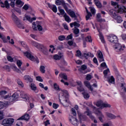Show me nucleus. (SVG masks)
<instances>
[{
	"mask_svg": "<svg viewBox=\"0 0 126 126\" xmlns=\"http://www.w3.org/2000/svg\"><path fill=\"white\" fill-rule=\"evenodd\" d=\"M20 95L21 98H22L24 101H29V96L27 95V94L24 93V92H21L20 93Z\"/></svg>",
	"mask_w": 126,
	"mask_h": 126,
	"instance_id": "obj_12",
	"label": "nucleus"
},
{
	"mask_svg": "<svg viewBox=\"0 0 126 126\" xmlns=\"http://www.w3.org/2000/svg\"><path fill=\"white\" fill-rule=\"evenodd\" d=\"M60 77H61V78H63V79H64V80H67V75H66V74L64 73H61L59 74Z\"/></svg>",
	"mask_w": 126,
	"mask_h": 126,
	"instance_id": "obj_28",
	"label": "nucleus"
},
{
	"mask_svg": "<svg viewBox=\"0 0 126 126\" xmlns=\"http://www.w3.org/2000/svg\"><path fill=\"white\" fill-rule=\"evenodd\" d=\"M84 84L86 87H88L91 91H93V87L91 85H90V83L88 81H85L84 82Z\"/></svg>",
	"mask_w": 126,
	"mask_h": 126,
	"instance_id": "obj_22",
	"label": "nucleus"
},
{
	"mask_svg": "<svg viewBox=\"0 0 126 126\" xmlns=\"http://www.w3.org/2000/svg\"><path fill=\"white\" fill-rule=\"evenodd\" d=\"M12 18L15 23L17 24V23L19 22L18 18H17L16 15H15L14 13H13L12 14Z\"/></svg>",
	"mask_w": 126,
	"mask_h": 126,
	"instance_id": "obj_26",
	"label": "nucleus"
},
{
	"mask_svg": "<svg viewBox=\"0 0 126 126\" xmlns=\"http://www.w3.org/2000/svg\"><path fill=\"white\" fill-rule=\"evenodd\" d=\"M32 44L33 45V46H34V47H36V48H37V49H39V48L41 47V45H42V44H41L40 43H38L35 41H32Z\"/></svg>",
	"mask_w": 126,
	"mask_h": 126,
	"instance_id": "obj_31",
	"label": "nucleus"
},
{
	"mask_svg": "<svg viewBox=\"0 0 126 126\" xmlns=\"http://www.w3.org/2000/svg\"><path fill=\"white\" fill-rule=\"evenodd\" d=\"M105 114L106 115V116L108 117V118H109V119H111V120H114V119H116V118H117L116 116L112 113L106 112Z\"/></svg>",
	"mask_w": 126,
	"mask_h": 126,
	"instance_id": "obj_25",
	"label": "nucleus"
},
{
	"mask_svg": "<svg viewBox=\"0 0 126 126\" xmlns=\"http://www.w3.org/2000/svg\"><path fill=\"white\" fill-rule=\"evenodd\" d=\"M97 30L98 32L99 33V38L102 43H103L104 44H105V39H104V36H103V34H102V32L100 31V29H98V28H97Z\"/></svg>",
	"mask_w": 126,
	"mask_h": 126,
	"instance_id": "obj_20",
	"label": "nucleus"
},
{
	"mask_svg": "<svg viewBox=\"0 0 126 126\" xmlns=\"http://www.w3.org/2000/svg\"><path fill=\"white\" fill-rule=\"evenodd\" d=\"M36 79L37 80V81H39L40 82H43V79H42V77L40 76H38L36 77Z\"/></svg>",
	"mask_w": 126,
	"mask_h": 126,
	"instance_id": "obj_53",
	"label": "nucleus"
},
{
	"mask_svg": "<svg viewBox=\"0 0 126 126\" xmlns=\"http://www.w3.org/2000/svg\"><path fill=\"white\" fill-rule=\"evenodd\" d=\"M16 24L17 25L19 28H20L21 29H24V26H23V25L20 23V21L17 23Z\"/></svg>",
	"mask_w": 126,
	"mask_h": 126,
	"instance_id": "obj_42",
	"label": "nucleus"
},
{
	"mask_svg": "<svg viewBox=\"0 0 126 126\" xmlns=\"http://www.w3.org/2000/svg\"><path fill=\"white\" fill-rule=\"evenodd\" d=\"M92 78V76L90 74L87 75L86 79L87 80H91V79Z\"/></svg>",
	"mask_w": 126,
	"mask_h": 126,
	"instance_id": "obj_60",
	"label": "nucleus"
},
{
	"mask_svg": "<svg viewBox=\"0 0 126 126\" xmlns=\"http://www.w3.org/2000/svg\"><path fill=\"white\" fill-rule=\"evenodd\" d=\"M69 121L70 123H71L72 125H73V126H76L77 125V122H78L77 119H76L75 117H73V116L71 117Z\"/></svg>",
	"mask_w": 126,
	"mask_h": 126,
	"instance_id": "obj_15",
	"label": "nucleus"
},
{
	"mask_svg": "<svg viewBox=\"0 0 126 126\" xmlns=\"http://www.w3.org/2000/svg\"><path fill=\"white\" fill-rule=\"evenodd\" d=\"M61 91L63 93V94L62 95V98H63V96H64L63 95H64V94H65L67 96H68V92H67V91L63 90H62Z\"/></svg>",
	"mask_w": 126,
	"mask_h": 126,
	"instance_id": "obj_52",
	"label": "nucleus"
},
{
	"mask_svg": "<svg viewBox=\"0 0 126 126\" xmlns=\"http://www.w3.org/2000/svg\"><path fill=\"white\" fill-rule=\"evenodd\" d=\"M85 69H87V66L85 64H83L81 66V68L79 69L80 71L82 70H85Z\"/></svg>",
	"mask_w": 126,
	"mask_h": 126,
	"instance_id": "obj_44",
	"label": "nucleus"
},
{
	"mask_svg": "<svg viewBox=\"0 0 126 126\" xmlns=\"http://www.w3.org/2000/svg\"><path fill=\"white\" fill-rule=\"evenodd\" d=\"M4 100H7L8 101H9L10 102H13V101H15L14 98L12 96H9V95H5L4 97Z\"/></svg>",
	"mask_w": 126,
	"mask_h": 126,
	"instance_id": "obj_19",
	"label": "nucleus"
},
{
	"mask_svg": "<svg viewBox=\"0 0 126 126\" xmlns=\"http://www.w3.org/2000/svg\"><path fill=\"white\" fill-rule=\"evenodd\" d=\"M63 17L65 18V20L67 22H70V21H71L70 18H69V16H68L67 14H66V13L64 14V15H63Z\"/></svg>",
	"mask_w": 126,
	"mask_h": 126,
	"instance_id": "obj_32",
	"label": "nucleus"
},
{
	"mask_svg": "<svg viewBox=\"0 0 126 126\" xmlns=\"http://www.w3.org/2000/svg\"><path fill=\"white\" fill-rule=\"evenodd\" d=\"M94 2L97 8H101L102 3L99 0H94Z\"/></svg>",
	"mask_w": 126,
	"mask_h": 126,
	"instance_id": "obj_23",
	"label": "nucleus"
},
{
	"mask_svg": "<svg viewBox=\"0 0 126 126\" xmlns=\"http://www.w3.org/2000/svg\"><path fill=\"white\" fill-rule=\"evenodd\" d=\"M17 81L18 85H20L21 87H23V83H22V82L20 80H18Z\"/></svg>",
	"mask_w": 126,
	"mask_h": 126,
	"instance_id": "obj_59",
	"label": "nucleus"
},
{
	"mask_svg": "<svg viewBox=\"0 0 126 126\" xmlns=\"http://www.w3.org/2000/svg\"><path fill=\"white\" fill-rule=\"evenodd\" d=\"M62 5L64 7V9L66 12H67L69 10V9H68V8L67 7V6H66V3H65L64 1H62Z\"/></svg>",
	"mask_w": 126,
	"mask_h": 126,
	"instance_id": "obj_33",
	"label": "nucleus"
},
{
	"mask_svg": "<svg viewBox=\"0 0 126 126\" xmlns=\"http://www.w3.org/2000/svg\"><path fill=\"white\" fill-rule=\"evenodd\" d=\"M82 94H83V96L85 99H87L89 98V97H90V96L89 95V94H88V93H87L86 92H83Z\"/></svg>",
	"mask_w": 126,
	"mask_h": 126,
	"instance_id": "obj_35",
	"label": "nucleus"
},
{
	"mask_svg": "<svg viewBox=\"0 0 126 126\" xmlns=\"http://www.w3.org/2000/svg\"><path fill=\"white\" fill-rule=\"evenodd\" d=\"M108 13L112 18H114L118 14V11L113 9H111L109 10Z\"/></svg>",
	"mask_w": 126,
	"mask_h": 126,
	"instance_id": "obj_9",
	"label": "nucleus"
},
{
	"mask_svg": "<svg viewBox=\"0 0 126 126\" xmlns=\"http://www.w3.org/2000/svg\"><path fill=\"white\" fill-rule=\"evenodd\" d=\"M16 3L18 5H21V6H22L24 4V3L22 2V1H21V0H17L16 1Z\"/></svg>",
	"mask_w": 126,
	"mask_h": 126,
	"instance_id": "obj_43",
	"label": "nucleus"
},
{
	"mask_svg": "<svg viewBox=\"0 0 126 126\" xmlns=\"http://www.w3.org/2000/svg\"><path fill=\"white\" fill-rule=\"evenodd\" d=\"M102 108H111V105L110 104H108V103H102Z\"/></svg>",
	"mask_w": 126,
	"mask_h": 126,
	"instance_id": "obj_36",
	"label": "nucleus"
},
{
	"mask_svg": "<svg viewBox=\"0 0 126 126\" xmlns=\"http://www.w3.org/2000/svg\"><path fill=\"white\" fill-rule=\"evenodd\" d=\"M14 123V119L12 118L5 119L2 122V125L4 126H11Z\"/></svg>",
	"mask_w": 126,
	"mask_h": 126,
	"instance_id": "obj_2",
	"label": "nucleus"
},
{
	"mask_svg": "<svg viewBox=\"0 0 126 126\" xmlns=\"http://www.w3.org/2000/svg\"><path fill=\"white\" fill-rule=\"evenodd\" d=\"M115 49L116 52H123L126 49V46L122 45L120 43H116Z\"/></svg>",
	"mask_w": 126,
	"mask_h": 126,
	"instance_id": "obj_5",
	"label": "nucleus"
},
{
	"mask_svg": "<svg viewBox=\"0 0 126 126\" xmlns=\"http://www.w3.org/2000/svg\"><path fill=\"white\" fill-rule=\"evenodd\" d=\"M107 39L108 41L111 43H113V44H117L118 41H119V39H118V37L115 35H110L107 37Z\"/></svg>",
	"mask_w": 126,
	"mask_h": 126,
	"instance_id": "obj_4",
	"label": "nucleus"
},
{
	"mask_svg": "<svg viewBox=\"0 0 126 126\" xmlns=\"http://www.w3.org/2000/svg\"><path fill=\"white\" fill-rule=\"evenodd\" d=\"M63 1H61L60 0H56V4L57 5H61L62 4Z\"/></svg>",
	"mask_w": 126,
	"mask_h": 126,
	"instance_id": "obj_57",
	"label": "nucleus"
},
{
	"mask_svg": "<svg viewBox=\"0 0 126 126\" xmlns=\"http://www.w3.org/2000/svg\"><path fill=\"white\" fill-rule=\"evenodd\" d=\"M30 87L32 91H34L35 93H38V90H37L36 85L33 83H32L30 85Z\"/></svg>",
	"mask_w": 126,
	"mask_h": 126,
	"instance_id": "obj_21",
	"label": "nucleus"
},
{
	"mask_svg": "<svg viewBox=\"0 0 126 126\" xmlns=\"http://www.w3.org/2000/svg\"><path fill=\"white\" fill-rule=\"evenodd\" d=\"M98 55L97 57L98 58V61L99 63H101V62H104L105 61L104 60V57H103V54H102V52H99L97 53Z\"/></svg>",
	"mask_w": 126,
	"mask_h": 126,
	"instance_id": "obj_17",
	"label": "nucleus"
},
{
	"mask_svg": "<svg viewBox=\"0 0 126 126\" xmlns=\"http://www.w3.org/2000/svg\"><path fill=\"white\" fill-rule=\"evenodd\" d=\"M25 80L26 81H28V82H33V79L31 78V77L30 76L26 75L24 77Z\"/></svg>",
	"mask_w": 126,
	"mask_h": 126,
	"instance_id": "obj_27",
	"label": "nucleus"
},
{
	"mask_svg": "<svg viewBox=\"0 0 126 126\" xmlns=\"http://www.w3.org/2000/svg\"><path fill=\"white\" fill-rule=\"evenodd\" d=\"M4 108V103L0 101V110Z\"/></svg>",
	"mask_w": 126,
	"mask_h": 126,
	"instance_id": "obj_61",
	"label": "nucleus"
},
{
	"mask_svg": "<svg viewBox=\"0 0 126 126\" xmlns=\"http://www.w3.org/2000/svg\"><path fill=\"white\" fill-rule=\"evenodd\" d=\"M60 105H59V104H56L55 103L53 104V108H54V109H58V108H59Z\"/></svg>",
	"mask_w": 126,
	"mask_h": 126,
	"instance_id": "obj_62",
	"label": "nucleus"
},
{
	"mask_svg": "<svg viewBox=\"0 0 126 126\" xmlns=\"http://www.w3.org/2000/svg\"><path fill=\"white\" fill-rule=\"evenodd\" d=\"M96 106H97V107H101V109H103V108H102L103 106V102L101 101H98L96 102Z\"/></svg>",
	"mask_w": 126,
	"mask_h": 126,
	"instance_id": "obj_40",
	"label": "nucleus"
},
{
	"mask_svg": "<svg viewBox=\"0 0 126 126\" xmlns=\"http://www.w3.org/2000/svg\"><path fill=\"white\" fill-rule=\"evenodd\" d=\"M72 114L74 117H76V111H75V109L74 108H72L71 110Z\"/></svg>",
	"mask_w": 126,
	"mask_h": 126,
	"instance_id": "obj_54",
	"label": "nucleus"
},
{
	"mask_svg": "<svg viewBox=\"0 0 126 126\" xmlns=\"http://www.w3.org/2000/svg\"><path fill=\"white\" fill-rule=\"evenodd\" d=\"M72 39V33H71L70 35H68L66 37V40H71Z\"/></svg>",
	"mask_w": 126,
	"mask_h": 126,
	"instance_id": "obj_64",
	"label": "nucleus"
},
{
	"mask_svg": "<svg viewBox=\"0 0 126 126\" xmlns=\"http://www.w3.org/2000/svg\"><path fill=\"white\" fill-rule=\"evenodd\" d=\"M73 23H74V26L75 27V28H76V27H80V24L77 23V22H74Z\"/></svg>",
	"mask_w": 126,
	"mask_h": 126,
	"instance_id": "obj_63",
	"label": "nucleus"
},
{
	"mask_svg": "<svg viewBox=\"0 0 126 126\" xmlns=\"http://www.w3.org/2000/svg\"><path fill=\"white\" fill-rule=\"evenodd\" d=\"M77 89L80 92H82V91H84V88H83V87H82V86L78 87Z\"/></svg>",
	"mask_w": 126,
	"mask_h": 126,
	"instance_id": "obj_55",
	"label": "nucleus"
},
{
	"mask_svg": "<svg viewBox=\"0 0 126 126\" xmlns=\"http://www.w3.org/2000/svg\"><path fill=\"white\" fill-rule=\"evenodd\" d=\"M96 114L98 116V117H102V118H105V116H104V115H103V113L101 112L100 111H98L96 113Z\"/></svg>",
	"mask_w": 126,
	"mask_h": 126,
	"instance_id": "obj_41",
	"label": "nucleus"
},
{
	"mask_svg": "<svg viewBox=\"0 0 126 126\" xmlns=\"http://www.w3.org/2000/svg\"><path fill=\"white\" fill-rule=\"evenodd\" d=\"M30 6L28 4H25L24 6L23 7V9H25V10H28Z\"/></svg>",
	"mask_w": 126,
	"mask_h": 126,
	"instance_id": "obj_50",
	"label": "nucleus"
},
{
	"mask_svg": "<svg viewBox=\"0 0 126 126\" xmlns=\"http://www.w3.org/2000/svg\"><path fill=\"white\" fill-rule=\"evenodd\" d=\"M12 96H13L14 100L15 101V100L18 98L19 95H18V94L15 93L12 94Z\"/></svg>",
	"mask_w": 126,
	"mask_h": 126,
	"instance_id": "obj_39",
	"label": "nucleus"
},
{
	"mask_svg": "<svg viewBox=\"0 0 126 126\" xmlns=\"http://www.w3.org/2000/svg\"><path fill=\"white\" fill-rule=\"evenodd\" d=\"M85 114H87V116H88L89 118L92 119V121H93V120H94L95 117L93 115H92L91 111L89 110V108H87V110L85 112Z\"/></svg>",
	"mask_w": 126,
	"mask_h": 126,
	"instance_id": "obj_11",
	"label": "nucleus"
},
{
	"mask_svg": "<svg viewBox=\"0 0 126 126\" xmlns=\"http://www.w3.org/2000/svg\"><path fill=\"white\" fill-rule=\"evenodd\" d=\"M62 105H63V107H68V106L70 105L69 99H68V98L66 97L65 96L63 95Z\"/></svg>",
	"mask_w": 126,
	"mask_h": 126,
	"instance_id": "obj_3",
	"label": "nucleus"
},
{
	"mask_svg": "<svg viewBox=\"0 0 126 126\" xmlns=\"http://www.w3.org/2000/svg\"><path fill=\"white\" fill-rule=\"evenodd\" d=\"M23 20H28L30 22H33L34 20H36L35 17L31 18L30 16L28 15H26L25 17L24 18Z\"/></svg>",
	"mask_w": 126,
	"mask_h": 126,
	"instance_id": "obj_16",
	"label": "nucleus"
},
{
	"mask_svg": "<svg viewBox=\"0 0 126 126\" xmlns=\"http://www.w3.org/2000/svg\"><path fill=\"white\" fill-rule=\"evenodd\" d=\"M76 57H81V51H80V50H77L76 51Z\"/></svg>",
	"mask_w": 126,
	"mask_h": 126,
	"instance_id": "obj_56",
	"label": "nucleus"
},
{
	"mask_svg": "<svg viewBox=\"0 0 126 126\" xmlns=\"http://www.w3.org/2000/svg\"><path fill=\"white\" fill-rule=\"evenodd\" d=\"M90 9L92 14L94 15L96 13V10L94 8V7H90Z\"/></svg>",
	"mask_w": 126,
	"mask_h": 126,
	"instance_id": "obj_49",
	"label": "nucleus"
},
{
	"mask_svg": "<svg viewBox=\"0 0 126 126\" xmlns=\"http://www.w3.org/2000/svg\"><path fill=\"white\" fill-rule=\"evenodd\" d=\"M0 4H1V6L3 7V8L6 7V8H7V9H8V8H9L10 7L9 3H8V1L7 0H5L4 1V3H3L2 1H1V0H0Z\"/></svg>",
	"mask_w": 126,
	"mask_h": 126,
	"instance_id": "obj_8",
	"label": "nucleus"
},
{
	"mask_svg": "<svg viewBox=\"0 0 126 126\" xmlns=\"http://www.w3.org/2000/svg\"><path fill=\"white\" fill-rule=\"evenodd\" d=\"M6 93H7V92H6V91H2L0 92V96H1V97L3 98V99H4V97H5V96H4V95H5Z\"/></svg>",
	"mask_w": 126,
	"mask_h": 126,
	"instance_id": "obj_37",
	"label": "nucleus"
},
{
	"mask_svg": "<svg viewBox=\"0 0 126 126\" xmlns=\"http://www.w3.org/2000/svg\"><path fill=\"white\" fill-rule=\"evenodd\" d=\"M67 13L70 15V17H72V18H75L76 20L77 19V16L75 15V13L74 11H72L71 9H69V10L67 12Z\"/></svg>",
	"mask_w": 126,
	"mask_h": 126,
	"instance_id": "obj_10",
	"label": "nucleus"
},
{
	"mask_svg": "<svg viewBox=\"0 0 126 126\" xmlns=\"http://www.w3.org/2000/svg\"><path fill=\"white\" fill-rule=\"evenodd\" d=\"M51 9H52L53 11L55 13L58 11V9L57 8V6H56V5H53V7Z\"/></svg>",
	"mask_w": 126,
	"mask_h": 126,
	"instance_id": "obj_51",
	"label": "nucleus"
},
{
	"mask_svg": "<svg viewBox=\"0 0 126 126\" xmlns=\"http://www.w3.org/2000/svg\"><path fill=\"white\" fill-rule=\"evenodd\" d=\"M40 52H41L42 53H43L44 55H45L46 56H48V50L47 48V47L44 46V45L41 44L40 45V47H39V49H38Z\"/></svg>",
	"mask_w": 126,
	"mask_h": 126,
	"instance_id": "obj_6",
	"label": "nucleus"
},
{
	"mask_svg": "<svg viewBox=\"0 0 126 126\" xmlns=\"http://www.w3.org/2000/svg\"><path fill=\"white\" fill-rule=\"evenodd\" d=\"M30 118V116H29V114H26L20 118H19L18 120H25V121H28Z\"/></svg>",
	"mask_w": 126,
	"mask_h": 126,
	"instance_id": "obj_24",
	"label": "nucleus"
},
{
	"mask_svg": "<svg viewBox=\"0 0 126 126\" xmlns=\"http://www.w3.org/2000/svg\"><path fill=\"white\" fill-rule=\"evenodd\" d=\"M111 4L112 5H114L115 7V8H118V5H119V4H118V3L114 2L113 1H111Z\"/></svg>",
	"mask_w": 126,
	"mask_h": 126,
	"instance_id": "obj_58",
	"label": "nucleus"
},
{
	"mask_svg": "<svg viewBox=\"0 0 126 126\" xmlns=\"http://www.w3.org/2000/svg\"><path fill=\"white\" fill-rule=\"evenodd\" d=\"M113 19H115L117 23H122V22H123V18H122L121 16L118 15V14L113 18Z\"/></svg>",
	"mask_w": 126,
	"mask_h": 126,
	"instance_id": "obj_14",
	"label": "nucleus"
},
{
	"mask_svg": "<svg viewBox=\"0 0 126 126\" xmlns=\"http://www.w3.org/2000/svg\"><path fill=\"white\" fill-rule=\"evenodd\" d=\"M23 54L25 57H27V58H28V59H29L30 61H32V62H34L36 63H39V59H38V58L34 57V56L32 55L31 52L27 51L26 52H23Z\"/></svg>",
	"mask_w": 126,
	"mask_h": 126,
	"instance_id": "obj_1",
	"label": "nucleus"
},
{
	"mask_svg": "<svg viewBox=\"0 0 126 126\" xmlns=\"http://www.w3.org/2000/svg\"><path fill=\"white\" fill-rule=\"evenodd\" d=\"M84 56L85 57V59H88V58L87 57H90L91 58H94V55H93L92 53L89 52L88 53H84Z\"/></svg>",
	"mask_w": 126,
	"mask_h": 126,
	"instance_id": "obj_29",
	"label": "nucleus"
},
{
	"mask_svg": "<svg viewBox=\"0 0 126 126\" xmlns=\"http://www.w3.org/2000/svg\"><path fill=\"white\" fill-rule=\"evenodd\" d=\"M96 20L98 21V22H106V20H105V19H102V17L100 14H97L96 16Z\"/></svg>",
	"mask_w": 126,
	"mask_h": 126,
	"instance_id": "obj_18",
	"label": "nucleus"
},
{
	"mask_svg": "<svg viewBox=\"0 0 126 126\" xmlns=\"http://www.w3.org/2000/svg\"><path fill=\"white\" fill-rule=\"evenodd\" d=\"M45 66H43V65H41L40 66L39 69H40V71L42 73H45V72H46V70H45Z\"/></svg>",
	"mask_w": 126,
	"mask_h": 126,
	"instance_id": "obj_34",
	"label": "nucleus"
},
{
	"mask_svg": "<svg viewBox=\"0 0 126 126\" xmlns=\"http://www.w3.org/2000/svg\"><path fill=\"white\" fill-rule=\"evenodd\" d=\"M109 83H111L112 84H114L115 83V78L114 76H111L110 77L108 78Z\"/></svg>",
	"mask_w": 126,
	"mask_h": 126,
	"instance_id": "obj_30",
	"label": "nucleus"
},
{
	"mask_svg": "<svg viewBox=\"0 0 126 126\" xmlns=\"http://www.w3.org/2000/svg\"><path fill=\"white\" fill-rule=\"evenodd\" d=\"M17 65L20 68L21 67V65H22V62L20 60H18L17 61Z\"/></svg>",
	"mask_w": 126,
	"mask_h": 126,
	"instance_id": "obj_47",
	"label": "nucleus"
},
{
	"mask_svg": "<svg viewBox=\"0 0 126 126\" xmlns=\"http://www.w3.org/2000/svg\"><path fill=\"white\" fill-rule=\"evenodd\" d=\"M59 55H55L53 57L54 59L56 60V61H59L60 60H61V59H62V58H63V54L61 53V52H59Z\"/></svg>",
	"mask_w": 126,
	"mask_h": 126,
	"instance_id": "obj_13",
	"label": "nucleus"
},
{
	"mask_svg": "<svg viewBox=\"0 0 126 126\" xmlns=\"http://www.w3.org/2000/svg\"><path fill=\"white\" fill-rule=\"evenodd\" d=\"M12 69L14 71H16L17 72H20V70L17 68V67L15 65H13Z\"/></svg>",
	"mask_w": 126,
	"mask_h": 126,
	"instance_id": "obj_46",
	"label": "nucleus"
},
{
	"mask_svg": "<svg viewBox=\"0 0 126 126\" xmlns=\"http://www.w3.org/2000/svg\"><path fill=\"white\" fill-rule=\"evenodd\" d=\"M73 33L75 34V37H78V34H79V29H75L73 30Z\"/></svg>",
	"mask_w": 126,
	"mask_h": 126,
	"instance_id": "obj_38",
	"label": "nucleus"
},
{
	"mask_svg": "<svg viewBox=\"0 0 126 126\" xmlns=\"http://www.w3.org/2000/svg\"><path fill=\"white\" fill-rule=\"evenodd\" d=\"M117 8L118 13L122 14L124 12H126V8L124 6L118 5Z\"/></svg>",
	"mask_w": 126,
	"mask_h": 126,
	"instance_id": "obj_7",
	"label": "nucleus"
},
{
	"mask_svg": "<svg viewBox=\"0 0 126 126\" xmlns=\"http://www.w3.org/2000/svg\"><path fill=\"white\" fill-rule=\"evenodd\" d=\"M86 42H89L90 43H92V39H91V36H88L86 38Z\"/></svg>",
	"mask_w": 126,
	"mask_h": 126,
	"instance_id": "obj_48",
	"label": "nucleus"
},
{
	"mask_svg": "<svg viewBox=\"0 0 126 126\" xmlns=\"http://www.w3.org/2000/svg\"><path fill=\"white\" fill-rule=\"evenodd\" d=\"M58 39L59 40V41H63V40H65V36L60 35L59 36Z\"/></svg>",
	"mask_w": 126,
	"mask_h": 126,
	"instance_id": "obj_45",
	"label": "nucleus"
}]
</instances>
